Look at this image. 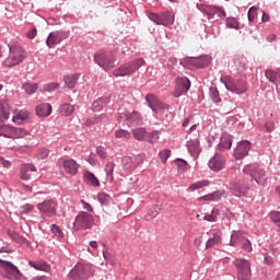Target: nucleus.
<instances>
[{
  "mask_svg": "<svg viewBox=\"0 0 280 280\" xmlns=\"http://www.w3.org/2000/svg\"><path fill=\"white\" fill-rule=\"evenodd\" d=\"M144 63H145V60L143 58L135 59V60L124 63L119 68L115 69L113 71V75H115V78H124L126 75H133V73H136L137 70H139L140 67H142Z\"/></svg>",
  "mask_w": 280,
  "mask_h": 280,
  "instance_id": "obj_1",
  "label": "nucleus"
},
{
  "mask_svg": "<svg viewBox=\"0 0 280 280\" xmlns=\"http://www.w3.org/2000/svg\"><path fill=\"white\" fill-rule=\"evenodd\" d=\"M92 265L79 262L69 273L68 280H86L93 277Z\"/></svg>",
  "mask_w": 280,
  "mask_h": 280,
  "instance_id": "obj_2",
  "label": "nucleus"
},
{
  "mask_svg": "<svg viewBox=\"0 0 280 280\" xmlns=\"http://www.w3.org/2000/svg\"><path fill=\"white\" fill-rule=\"evenodd\" d=\"M1 275L8 280H23V273L13 262L0 259Z\"/></svg>",
  "mask_w": 280,
  "mask_h": 280,
  "instance_id": "obj_3",
  "label": "nucleus"
},
{
  "mask_svg": "<svg viewBox=\"0 0 280 280\" xmlns=\"http://www.w3.org/2000/svg\"><path fill=\"white\" fill-rule=\"evenodd\" d=\"M25 60V50L19 46L10 47L9 56L4 59L3 66L12 68Z\"/></svg>",
  "mask_w": 280,
  "mask_h": 280,
  "instance_id": "obj_4",
  "label": "nucleus"
},
{
  "mask_svg": "<svg viewBox=\"0 0 280 280\" xmlns=\"http://www.w3.org/2000/svg\"><path fill=\"white\" fill-rule=\"evenodd\" d=\"M221 82L226 86V90L232 93L244 94L247 91V84L244 80L236 81L231 77H222Z\"/></svg>",
  "mask_w": 280,
  "mask_h": 280,
  "instance_id": "obj_5",
  "label": "nucleus"
},
{
  "mask_svg": "<svg viewBox=\"0 0 280 280\" xmlns=\"http://www.w3.org/2000/svg\"><path fill=\"white\" fill-rule=\"evenodd\" d=\"M94 59L105 70H110L116 66V56L114 54L98 51L95 54Z\"/></svg>",
  "mask_w": 280,
  "mask_h": 280,
  "instance_id": "obj_6",
  "label": "nucleus"
},
{
  "mask_svg": "<svg viewBox=\"0 0 280 280\" xmlns=\"http://www.w3.org/2000/svg\"><path fill=\"white\" fill-rule=\"evenodd\" d=\"M94 225V218L89 212H80L73 223L75 231L91 229Z\"/></svg>",
  "mask_w": 280,
  "mask_h": 280,
  "instance_id": "obj_7",
  "label": "nucleus"
},
{
  "mask_svg": "<svg viewBox=\"0 0 280 280\" xmlns=\"http://www.w3.org/2000/svg\"><path fill=\"white\" fill-rule=\"evenodd\" d=\"M234 264L237 268L238 280H250L252 279L250 262L248 260L238 258L234 261Z\"/></svg>",
  "mask_w": 280,
  "mask_h": 280,
  "instance_id": "obj_8",
  "label": "nucleus"
},
{
  "mask_svg": "<svg viewBox=\"0 0 280 280\" xmlns=\"http://www.w3.org/2000/svg\"><path fill=\"white\" fill-rule=\"evenodd\" d=\"M145 102L154 114L163 115L164 112L167 110V105L160 101L154 94H148Z\"/></svg>",
  "mask_w": 280,
  "mask_h": 280,
  "instance_id": "obj_9",
  "label": "nucleus"
},
{
  "mask_svg": "<svg viewBox=\"0 0 280 280\" xmlns=\"http://www.w3.org/2000/svg\"><path fill=\"white\" fill-rule=\"evenodd\" d=\"M243 172L247 175H250L252 178L260 186H264L267 182V176L264 168H255V166H245Z\"/></svg>",
  "mask_w": 280,
  "mask_h": 280,
  "instance_id": "obj_10",
  "label": "nucleus"
},
{
  "mask_svg": "<svg viewBox=\"0 0 280 280\" xmlns=\"http://www.w3.org/2000/svg\"><path fill=\"white\" fill-rule=\"evenodd\" d=\"M57 207H58V202L52 199H47V200L43 201L42 203L37 205V209L40 211V213L44 217H48V218H50L57 213Z\"/></svg>",
  "mask_w": 280,
  "mask_h": 280,
  "instance_id": "obj_11",
  "label": "nucleus"
},
{
  "mask_svg": "<svg viewBox=\"0 0 280 280\" xmlns=\"http://www.w3.org/2000/svg\"><path fill=\"white\" fill-rule=\"evenodd\" d=\"M189 89H191V82L189 79H187V77H178L176 79V88L173 92V96L175 98H179L184 93H187Z\"/></svg>",
  "mask_w": 280,
  "mask_h": 280,
  "instance_id": "obj_12",
  "label": "nucleus"
},
{
  "mask_svg": "<svg viewBox=\"0 0 280 280\" xmlns=\"http://www.w3.org/2000/svg\"><path fill=\"white\" fill-rule=\"evenodd\" d=\"M70 35L69 32H65V31H56L52 32L48 35L47 39H46V45L51 48L52 46L59 44L60 42H62L63 39L68 38Z\"/></svg>",
  "mask_w": 280,
  "mask_h": 280,
  "instance_id": "obj_13",
  "label": "nucleus"
},
{
  "mask_svg": "<svg viewBox=\"0 0 280 280\" xmlns=\"http://www.w3.org/2000/svg\"><path fill=\"white\" fill-rule=\"evenodd\" d=\"M252 144L248 140L241 141L234 151V156L236 160H242L247 156Z\"/></svg>",
  "mask_w": 280,
  "mask_h": 280,
  "instance_id": "obj_14",
  "label": "nucleus"
},
{
  "mask_svg": "<svg viewBox=\"0 0 280 280\" xmlns=\"http://www.w3.org/2000/svg\"><path fill=\"white\" fill-rule=\"evenodd\" d=\"M265 77H267V80H269L271 84H276V93H278V100H280V70L273 71L267 69V71H265Z\"/></svg>",
  "mask_w": 280,
  "mask_h": 280,
  "instance_id": "obj_15",
  "label": "nucleus"
},
{
  "mask_svg": "<svg viewBox=\"0 0 280 280\" xmlns=\"http://www.w3.org/2000/svg\"><path fill=\"white\" fill-rule=\"evenodd\" d=\"M59 164L63 166L67 174L72 176L78 174L79 164L78 162H75V160H65L63 158H61V160H59Z\"/></svg>",
  "mask_w": 280,
  "mask_h": 280,
  "instance_id": "obj_16",
  "label": "nucleus"
},
{
  "mask_svg": "<svg viewBox=\"0 0 280 280\" xmlns=\"http://www.w3.org/2000/svg\"><path fill=\"white\" fill-rule=\"evenodd\" d=\"M209 167L211 171L220 172L225 167V159L220 153H215L214 158H212L209 162Z\"/></svg>",
  "mask_w": 280,
  "mask_h": 280,
  "instance_id": "obj_17",
  "label": "nucleus"
},
{
  "mask_svg": "<svg viewBox=\"0 0 280 280\" xmlns=\"http://www.w3.org/2000/svg\"><path fill=\"white\" fill-rule=\"evenodd\" d=\"M28 266L36 271H42L45 273L51 272V266L45 260H37V261L30 260Z\"/></svg>",
  "mask_w": 280,
  "mask_h": 280,
  "instance_id": "obj_18",
  "label": "nucleus"
},
{
  "mask_svg": "<svg viewBox=\"0 0 280 280\" xmlns=\"http://www.w3.org/2000/svg\"><path fill=\"white\" fill-rule=\"evenodd\" d=\"M230 190L236 197H243L248 192V188L240 183H232L230 185Z\"/></svg>",
  "mask_w": 280,
  "mask_h": 280,
  "instance_id": "obj_19",
  "label": "nucleus"
},
{
  "mask_svg": "<svg viewBox=\"0 0 280 280\" xmlns=\"http://www.w3.org/2000/svg\"><path fill=\"white\" fill-rule=\"evenodd\" d=\"M27 136H30V132L27 131V129L12 126L10 139H13V140L23 139Z\"/></svg>",
  "mask_w": 280,
  "mask_h": 280,
  "instance_id": "obj_20",
  "label": "nucleus"
},
{
  "mask_svg": "<svg viewBox=\"0 0 280 280\" xmlns=\"http://www.w3.org/2000/svg\"><path fill=\"white\" fill-rule=\"evenodd\" d=\"M13 109L8 103V101L1 100L0 101V117H2L4 120L10 119V115L12 114Z\"/></svg>",
  "mask_w": 280,
  "mask_h": 280,
  "instance_id": "obj_21",
  "label": "nucleus"
},
{
  "mask_svg": "<svg viewBox=\"0 0 280 280\" xmlns=\"http://www.w3.org/2000/svg\"><path fill=\"white\" fill-rule=\"evenodd\" d=\"M52 107L48 103L40 104L36 107V114L40 118L48 117L51 114Z\"/></svg>",
  "mask_w": 280,
  "mask_h": 280,
  "instance_id": "obj_22",
  "label": "nucleus"
},
{
  "mask_svg": "<svg viewBox=\"0 0 280 280\" xmlns=\"http://www.w3.org/2000/svg\"><path fill=\"white\" fill-rule=\"evenodd\" d=\"M187 148H188L189 153L195 158L198 156V154L201 151L198 139L188 140Z\"/></svg>",
  "mask_w": 280,
  "mask_h": 280,
  "instance_id": "obj_23",
  "label": "nucleus"
},
{
  "mask_svg": "<svg viewBox=\"0 0 280 280\" xmlns=\"http://www.w3.org/2000/svg\"><path fill=\"white\" fill-rule=\"evenodd\" d=\"M36 172L35 166L33 164H23L21 167V178L23 180H30L32 178L31 173Z\"/></svg>",
  "mask_w": 280,
  "mask_h": 280,
  "instance_id": "obj_24",
  "label": "nucleus"
},
{
  "mask_svg": "<svg viewBox=\"0 0 280 280\" xmlns=\"http://www.w3.org/2000/svg\"><path fill=\"white\" fill-rule=\"evenodd\" d=\"M232 148V136L229 133H223L221 137V142L219 143V150L225 151Z\"/></svg>",
  "mask_w": 280,
  "mask_h": 280,
  "instance_id": "obj_25",
  "label": "nucleus"
},
{
  "mask_svg": "<svg viewBox=\"0 0 280 280\" xmlns=\"http://www.w3.org/2000/svg\"><path fill=\"white\" fill-rule=\"evenodd\" d=\"M201 11H205L208 16H213L214 14H218L220 18H224L225 16V12L220 9V8H210V7H205L201 5V8H199Z\"/></svg>",
  "mask_w": 280,
  "mask_h": 280,
  "instance_id": "obj_26",
  "label": "nucleus"
},
{
  "mask_svg": "<svg viewBox=\"0 0 280 280\" xmlns=\"http://www.w3.org/2000/svg\"><path fill=\"white\" fill-rule=\"evenodd\" d=\"M132 136L137 141H144L148 136V132L145 128L137 127L132 129Z\"/></svg>",
  "mask_w": 280,
  "mask_h": 280,
  "instance_id": "obj_27",
  "label": "nucleus"
},
{
  "mask_svg": "<svg viewBox=\"0 0 280 280\" xmlns=\"http://www.w3.org/2000/svg\"><path fill=\"white\" fill-rule=\"evenodd\" d=\"M175 15L172 12L161 14V25L168 26L174 24Z\"/></svg>",
  "mask_w": 280,
  "mask_h": 280,
  "instance_id": "obj_28",
  "label": "nucleus"
},
{
  "mask_svg": "<svg viewBox=\"0 0 280 280\" xmlns=\"http://www.w3.org/2000/svg\"><path fill=\"white\" fill-rule=\"evenodd\" d=\"M108 103H109L108 97H101L96 100L93 104V112L95 113L101 112L104 108V106H106Z\"/></svg>",
  "mask_w": 280,
  "mask_h": 280,
  "instance_id": "obj_29",
  "label": "nucleus"
},
{
  "mask_svg": "<svg viewBox=\"0 0 280 280\" xmlns=\"http://www.w3.org/2000/svg\"><path fill=\"white\" fill-rule=\"evenodd\" d=\"M30 118L28 112H20L15 116H13L12 121L16 125L23 124V121Z\"/></svg>",
  "mask_w": 280,
  "mask_h": 280,
  "instance_id": "obj_30",
  "label": "nucleus"
},
{
  "mask_svg": "<svg viewBox=\"0 0 280 280\" xmlns=\"http://www.w3.org/2000/svg\"><path fill=\"white\" fill-rule=\"evenodd\" d=\"M79 74H72L65 78V84L69 90L74 89L75 84H78Z\"/></svg>",
  "mask_w": 280,
  "mask_h": 280,
  "instance_id": "obj_31",
  "label": "nucleus"
},
{
  "mask_svg": "<svg viewBox=\"0 0 280 280\" xmlns=\"http://www.w3.org/2000/svg\"><path fill=\"white\" fill-rule=\"evenodd\" d=\"M128 121H130L131 125H141L142 116L139 112L129 113Z\"/></svg>",
  "mask_w": 280,
  "mask_h": 280,
  "instance_id": "obj_32",
  "label": "nucleus"
},
{
  "mask_svg": "<svg viewBox=\"0 0 280 280\" xmlns=\"http://www.w3.org/2000/svg\"><path fill=\"white\" fill-rule=\"evenodd\" d=\"M73 113H74V107H73V105L66 103V104H62V105L60 106V114H61L62 116L69 117V116H71Z\"/></svg>",
  "mask_w": 280,
  "mask_h": 280,
  "instance_id": "obj_33",
  "label": "nucleus"
},
{
  "mask_svg": "<svg viewBox=\"0 0 280 280\" xmlns=\"http://www.w3.org/2000/svg\"><path fill=\"white\" fill-rule=\"evenodd\" d=\"M84 179L88 184L94 186V187H98L100 186V182L98 179L95 177V175H93L92 173L90 172H86L84 174Z\"/></svg>",
  "mask_w": 280,
  "mask_h": 280,
  "instance_id": "obj_34",
  "label": "nucleus"
},
{
  "mask_svg": "<svg viewBox=\"0 0 280 280\" xmlns=\"http://www.w3.org/2000/svg\"><path fill=\"white\" fill-rule=\"evenodd\" d=\"M23 90L25 91V93L27 95H33L38 90V85H37V83H24Z\"/></svg>",
  "mask_w": 280,
  "mask_h": 280,
  "instance_id": "obj_35",
  "label": "nucleus"
},
{
  "mask_svg": "<svg viewBox=\"0 0 280 280\" xmlns=\"http://www.w3.org/2000/svg\"><path fill=\"white\" fill-rule=\"evenodd\" d=\"M115 138L116 139H131V132L126 129H117L115 130Z\"/></svg>",
  "mask_w": 280,
  "mask_h": 280,
  "instance_id": "obj_36",
  "label": "nucleus"
},
{
  "mask_svg": "<svg viewBox=\"0 0 280 280\" xmlns=\"http://www.w3.org/2000/svg\"><path fill=\"white\" fill-rule=\"evenodd\" d=\"M210 63V57L201 56L199 58H195V66L198 68H203Z\"/></svg>",
  "mask_w": 280,
  "mask_h": 280,
  "instance_id": "obj_37",
  "label": "nucleus"
},
{
  "mask_svg": "<svg viewBox=\"0 0 280 280\" xmlns=\"http://www.w3.org/2000/svg\"><path fill=\"white\" fill-rule=\"evenodd\" d=\"M12 126L10 125H0V137L11 139Z\"/></svg>",
  "mask_w": 280,
  "mask_h": 280,
  "instance_id": "obj_38",
  "label": "nucleus"
},
{
  "mask_svg": "<svg viewBox=\"0 0 280 280\" xmlns=\"http://www.w3.org/2000/svg\"><path fill=\"white\" fill-rule=\"evenodd\" d=\"M180 65L188 69H194L196 67V58H184L180 60Z\"/></svg>",
  "mask_w": 280,
  "mask_h": 280,
  "instance_id": "obj_39",
  "label": "nucleus"
},
{
  "mask_svg": "<svg viewBox=\"0 0 280 280\" xmlns=\"http://www.w3.org/2000/svg\"><path fill=\"white\" fill-rule=\"evenodd\" d=\"M208 185H209L208 180H201V182H198V183H195V184L190 185L188 190L195 191V190H198L202 187H207Z\"/></svg>",
  "mask_w": 280,
  "mask_h": 280,
  "instance_id": "obj_40",
  "label": "nucleus"
},
{
  "mask_svg": "<svg viewBox=\"0 0 280 280\" xmlns=\"http://www.w3.org/2000/svg\"><path fill=\"white\" fill-rule=\"evenodd\" d=\"M221 198V194L219 191L212 192L210 195L203 196L199 198V200H205V201H214Z\"/></svg>",
  "mask_w": 280,
  "mask_h": 280,
  "instance_id": "obj_41",
  "label": "nucleus"
},
{
  "mask_svg": "<svg viewBox=\"0 0 280 280\" xmlns=\"http://www.w3.org/2000/svg\"><path fill=\"white\" fill-rule=\"evenodd\" d=\"M160 159L163 163H166L167 160L171 158L172 155V151L170 149H164L162 151L159 152Z\"/></svg>",
  "mask_w": 280,
  "mask_h": 280,
  "instance_id": "obj_42",
  "label": "nucleus"
},
{
  "mask_svg": "<svg viewBox=\"0 0 280 280\" xmlns=\"http://www.w3.org/2000/svg\"><path fill=\"white\" fill-rule=\"evenodd\" d=\"M209 95L212 98L213 103H220V96H219V92L215 88H210L209 90Z\"/></svg>",
  "mask_w": 280,
  "mask_h": 280,
  "instance_id": "obj_43",
  "label": "nucleus"
},
{
  "mask_svg": "<svg viewBox=\"0 0 280 280\" xmlns=\"http://www.w3.org/2000/svg\"><path fill=\"white\" fill-rule=\"evenodd\" d=\"M114 168H115V164L114 162H109L106 166H105V173H107V176L109 177V180H114Z\"/></svg>",
  "mask_w": 280,
  "mask_h": 280,
  "instance_id": "obj_44",
  "label": "nucleus"
},
{
  "mask_svg": "<svg viewBox=\"0 0 280 280\" xmlns=\"http://www.w3.org/2000/svg\"><path fill=\"white\" fill-rule=\"evenodd\" d=\"M57 89H59V84L58 83H47L43 86V90L42 92H54L56 91Z\"/></svg>",
  "mask_w": 280,
  "mask_h": 280,
  "instance_id": "obj_45",
  "label": "nucleus"
},
{
  "mask_svg": "<svg viewBox=\"0 0 280 280\" xmlns=\"http://www.w3.org/2000/svg\"><path fill=\"white\" fill-rule=\"evenodd\" d=\"M110 199L112 198L106 194H98V202H101V205L107 206Z\"/></svg>",
  "mask_w": 280,
  "mask_h": 280,
  "instance_id": "obj_46",
  "label": "nucleus"
},
{
  "mask_svg": "<svg viewBox=\"0 0 280 280\" xmlns=\"http://www.w3.org/2000/svg\"><path fill=\"white\" fill-rule=\"evenodd\" d=\"M51 232H52L57 237H59L60 240H63L65 234H63V232L61 231V229H60L59 226H57L56 224H52V226H51Z\"/></svg>",
  "mask_w": 280,
  "mask_h": 280,
  "instance_id": "obj_47",
  "label": "nucleus"
},
{
  "mask_svg": "<svg viewBox=\"0 0 280 280\" xmlns=\"http://www.w3.org/2000/svg\"><path fill=\"white\" fill-rule=\"evenodd\" d=\"M226 26L234 30L240 28V24L234 18L228 19Z\"/></svg>",
  "mask_w": 280,
  "mask_h": 280,
  "instance_id": "obj_48",
  "label": "nucleus"
},
{
  "mask_svg": "<svg viewBox=\"0 0 280 280\" xmlns=\"http://www.w3.org/2000/svg\"><path fill=\"white\" fill-rule=\"evenodd\" d=\"M219 244H221V237L220 235H214L208 241L207 246H218Z\"/></svg>",
  "mask_w": 280,
  "mask_h": 280,
  "instance_id": "obj_49",
  "label": "nucleus"
},
{
  "mask_svg": "<svg viewBox=\"0 0 280 280\" xmlns=\"http://www.w3.org/2000/svg\"><path fill=\"white\" fill-rule=\"evenodd\" d=\"M149 19L158 25H162V15L150 13Z\"/></svg>",
  "mask_w": 280,
  "mask_h": 280,
  "instance_id": "obj_50",
  "label": "nucleus"
},
{
  "mask_svg": "<svg viewBox=\"0 0 280 280\" xmlns=\"http://www.w3.org/2000/svg\"><path fill=\"white\" fill-rule=\"evenodd\" d=\"M96 154L98 155V158L101 159H106L107 158V151L104 147L98 145L96 147Z\"/></svg>",
  "mask_w": 280,
  "mask_h": 280,
  "instance_id": "obj_51",
  "label": "nucleus"
},
{
  "mask_svg": "<svg viewBox=\"0 0 280 280\" xmlns=\"http://www.w3.org/2000/svg\"><path fill=\"white\" fill-rule=\"evenodd\" d=\"M257 11H258L257 7L250 8V10L248 12V21L249 22H254L255 21L256 16H257Z\"/></svg>",
  "mask_w": 280,
  "mask_h": 280,
  "instance_id": "obj_52",
  "label": "nucleus"
},
{
  "mask_svg": "<svg viewBox=\"0 0 280 280\" xmlns=\"http://www.w3.org/2000/svg\"><path fill=\"white\" fill-rule=\"evenodd\" d=\"M48 154H49L48 149L42 148V149H39V151L37 153V158L42 159V160H45V159H47Z\"/></svg>",
  "mask_w": 280,
  "mask_h": 280,
  "instance_id": "obj_53",
  "label": "nucleus"
},
{
  "mask_svg": "<svg viewBox=\"0 0 280 280\" xmlns=\"http://www.w3.org/2000/svg\"><path fill=\"white\" fill-rule=\"evenodd\" d=\"M159 139H160L159 132L158 131H153V132L150 133L149 142L151 144H153V143H156Z\"/></svg>",
  "mask_w": 280,
  "mask_h": 280,
  "instance_id": "obj_54",
  "label": "nucleus"
},
{
  "mask_svg": "<svg viewBox=\"0 0 280 280\" xmlns=\"http://www.w3.org/2000/svg\"><path fill=\"white\" fill-rule=\"evenodd\" d=\"M236 244L240 246H252L250 241L243 236L238 237V242Z\"/></svg>",
  "mask_w": 280,
  "mask_h": 280,
  "instance_id": "obj_55",
  "label": "nucleus"
},
{
  "mask_svg": "<svg viewBox=\"0 0 280 280\" xmlns=\"http://www.w3.org/2000/svg\"><path fill=\"white\" fill-rule=\"evenodd\" d=\"M177 166L182 172L187 171V162L185 160H177Z\"/></svg>",
  "mask_w": 280,
  "mask_h": 280,
  "instance_id": "obj_56",
  "label": "nucleus"
},
{
  "mask_svg": "<svg viewBox=\"0 0 280 280\" xmlns=\"http://www.w3.org/2000/svg\"><path fill=\"white\" fill-rule=\"evenodd\" d=\"M213 214H218V210H212V214L205 215V220H207L209 222H214L215 221V217Z\"/></svg>",
  "mask_w": 280,
  "mask_h": 280,
  "instance_id": "obj_57",
  "label": "nucleus"
},
{
  "mask_svg": "<svg viewBox=\"0 0 280 280\" xmlns=\"http://www.w3.org/2000/svg\"><path fill=\"white\" fill-rule=\"evenodd\" d=\"M129 121V113H120L118 115V121L121 122V121Z\"/></svg>",
  "mask_w": 280,
  "mask_h": 280,
  "instance_id": "obj_58",
  "label": "nucleus"
},
{
  "mask_svg": "<svg viewBox=\"0 0 280 280\" xmlns=\"http://www.w3.org/2000/svg\"><path fill=\"white\" fill-rule=\"evenodd\" d=\"M271 220H273V222L280 224V212H277V211L271 212Z\"/></svg>",
  "mask_w": 280,
  "mask_h": 280,
  "instance_id": "obj_59",
  "label": "nucleus"
},
{
  "mask_svg": "<svg viewBox=\"0 0 280 280\" xmlns=\"http://www.w3.org/2000/svg\"><path fill=\"white\" fill-rule=\"evenodd\" d=\"M7 253V255H10V253H13V248L10 246H3L0 248V254Z\"/></svg>",
  "mask_w": 280,
  "mask_h": 280,
  "instance_id": "obj_60",
  "label": "nucleus"
},
{
  "mask_svg": "<svg viewBox=\"0 0 280 280\" xmlns=\"http://www.w3.org/2000/svg\"><path fill=\"white\" fill-rule=\"evenodd\" d=\"M81 203L83 205V208H84L85 210H88L89 212H93V211H94L93 208H92V206H91L90 203H88L86 201L81 200Z\"/></svg>",
  "mask_w": 280,
  "mask_h": 280,
  "instance_id": "obj_61",
  "label": "nucleus"
},
{
  "mask_svg": "<svg viewBox=\"0 0 280 280\" xmlns=\"http://www.w3.org/2000/svg\"><path fill=\"white\" fill-rule=\"evenodd\" d=\"M192 119H194L192 115L185 118V120L183 121V127L185 128V127L189 126V124L191 122Z\"/></svg>",
  "mask_w": 280,
  "mask_h": 280,
  "instance_id": "obj_62",
  "label": "nucleus"
},
{
  "mask_svg": "<svg viewBox=\"0 0 280 280\" xmlns=\"http://www.w3.org/2000/svg\"><path fill=\"white\" fill-rule=\"evenodd\" d=\"M36 35H37V31H36L35 28L31 30V31L26 34L27 38H30V39H33Z\"/></svg>",
  "mask_w": 280,
  "mask_h": 280,
  "instance_id": "obj_63",
  "label": "nucleus"
},
{
  "mask_svg": "<svg viewBox=\"0 0 280 280\" xmlns=\"http://www.w3.org/2000/svg\"><path fill=\"white\" fill-rule=\"evenodd\" d=\"M237 119L234 116H230L226 119L228 125L233 126L234 124H236Z\"/></svg>",
  "mask_w": 280,
  "mask_h": 280,
  "instance_id": "obj_64",
  "label": "nucleus"
}]
</instances>
